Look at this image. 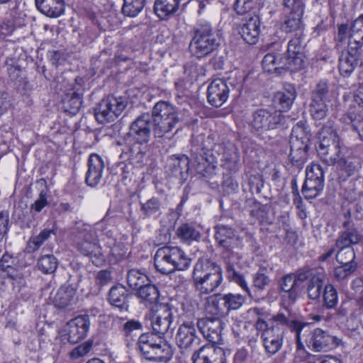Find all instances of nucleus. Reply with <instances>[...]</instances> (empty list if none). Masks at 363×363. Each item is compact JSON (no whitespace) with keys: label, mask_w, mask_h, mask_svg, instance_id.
Returning a JSON list of instances; mask_svg holds the SVG:
<instances>
[{"label":"nucleus","mask_w":363,"mask_h":363,"mask_svg":"<svg viewBox=\"0 0 363 363\" xmlns=\"http://www.w3.org/2000/svg\"><path fill=\"white\" fill-rule=\"evenodd\" d=\"M360 48L348 43L347 50L342 52L339 59V70L341 75L349 76L358 65L360 55Z\"/></svg>","instance_id":"a878e982"},{"label":"nucleus","mask_w":363,"mask_h":363,"mask_svg":"<svg viewBox=\"0 0 363 363\" xmlns=\"http://www.w3.org/2000/svg\"><path fill=\"white\" fill-rule=\"evenodd\" d=\"M260 21L257 16H251L240 28V34L248 44L254 45L258 41L259 36Z\"/></svg>","instance_id":"2f4dec72"},{"label":"nucleus","mask_w":363,"mask_h":363,"mask_svg":"<svg viewBox=\"0 0 363 363\" xmlns=\"http://www.w3.org/2000/svg\"><path fill=\"white\" fill-rule=\"evenodd\" d=\"M296 127L297 128L293 130V137L290 140L291 152L289 157L294 165L301 167L307 157V150L308 147L307 143L308 140L305 139L304 140L300 141L298 137L294 135L296 130L300 126L296 125Z\"/></svg>","instance_id":"cd10ccee"},{"label":"nucleus","mask_w":363,"mask_h":363,"mask_svg":"<svg viewBox=\"0 0 363 363\" xmlns=\"http://www.w3.org/2000/svg\"><path fill=\"white\" fill-rule=\"evenodd\" d=\"M348 38V43H353V46H358L361 49L363 45V14L352 23Z\"/></svg>","instance_id":"79ce46f5"},{"label":"nucleus","mask_w":363,"mask_h":363,"mask_svg":"<svg viewBox=\"0 0 363 363\" xmlns=\"http://www.w3.org/2000/svg\"><path fill=\"white\" fill-rule=\"evenodd\" d=\"M215 240L217 245L222 250L224 259L226 277L230 281L236 283L243 291L250 296V290L243 274L235 269L233 258L234 250L242 246V240L237 230L224 224H217L214 227Z\"/></svg>","instance_id":"f03ea898"},{"label":"nucleus","mask_w":363,"mask_h":363,"mask_svg":"<svg viewBox=\"0 0 363 363\" xmlns=\"http://www.w3.org/2000/svg\"><path fill=\"white\" fill-rule=\"evenodd\" d=\"M143 328V325L138 320L132 319L124 323L121 326V332L126 337L130 336L132 333L135 330H140Z\"/></svg>","instance_id":"0e129e2a"},{"label":"nucleus","mask_w":363,"mask_h":363,"mask_svg":"<svg viewBox=\"0 0 363 363\" xmlns=\"http://www.w3.org/2000/svg\"><path fill=\"white\" fill-rule=\"evenodd\" d=\"M191 259L178 247L163 246L156 251L154 257V265L156 269L164 274H168L176 270L187 269Z\"/></svg>","instance_id":"39448f33"},{"label":"nucleus","mask_w":363,"mask_h":363,"mask_svg":"<svg viewBox=\"0 0 363 363\" xmlns=\"http://www.w3.org/2000/svg\"><path fill=\"white\" fill-rule=\"evenodd\" d=\"M194 363H225V351L214 345H206L192 356Z\"/></svg>","instance_id":"5701e85b"},{"label":"nucleus","mask_w":363,"mask_h":363,"mask_svg":"<svg viewBox=\"0 0 363 363\" xmlns=\"http://www.w3.org/2000/svg\"><path fill=\"white\" fill-rule=\"evenodd\" d=\"M256 330L261 333V339L264 351L268 357L276 354L283 347L284 332L267 329L265 320L259 317L255 322Z\"/></svg>","instance_id":"f8f14e48"},{"label":"nucleus","mask_w":363,"mask_h":363,"mask_svg":"<svg viewBox=\"0 0 363 363\" xmlns=\"http://www.w3.org/2000/svg\"><path fill=\"white\" fill-rule=\"evenodd\" d=\"M37 265L39 270L48 274L55 272L58 266V262L53 255H44L40 257Z\"/></svg>","instance_id":"09e8293b"},{"label":"nucleus","mask_w":363,"mask_h":363,"mask_svg":"<svg viewBox=\"0 0 363 363\" xmlns=\"http://www.w3.org/2000/svg\"><path fill=\"white\" fill-rule=\"evenodd\" d=\"M179 6V0H156L154 11L160 19L165 20L177 11Z\"/></svg>","instance_id":"e433bc0d"},{"label":"nucleus","mask_w":363,"mask_h":363,"mask_svg":"<svg viewBox=\"0 0 363 363\" xmlns=\"http://www.w3.org/2000/svg\"><path fill=\"white\" fill-rule=\"evenodd\" d=\"M196 326L203 337L213 343L221 339L223 323L218 318H203L198 319Z\"/></svg>","instance_id":"4be33fe9"},{"label":"nucleus","mask_w":363,"mask_h":363,"mask_svg":"<svg viewBox=\"0 0 363 363\" xmlns=\"http://www.w3.org/2000/svg\"><path fill=\"white\" fill-rule=\"evenodd\" d=\"M265 323L267 324V329L273 328L274 330H279L284 333V329L288 328L292 332L296 333V338L298 347L301 345V331L304 328L308 326V323L301 322L296 320H293L290 318V313L287 311L285 314L282 312H279L276 315H274L269 318L267 320H265Z\"/></svg>","instance_id":"dca6fc26"},{"label":"nucleus","mask_w":363,"mask_h":363,"mask_svg":"<svg viewBox=\"0 0 363 363\" xmlns=\"http://www.w3.org/2000/svg\"><path fill=\"white\" fill-rule=\"evenodd\" d=\"M220 161L221 166L230 173H235L239 170L240 157L234 145L228 143V147L220 158Z\"/></svg>","instance_id":"c9c22d12"},{"label":"nucleus","mask_w":363,"mask_h":363,"mask_svg":"<svg viewBox=\"0 0 363 363\" xmlns=\"http://www.w3.org/2000/svg\"><path fill=\"white\" fill-rule=\"evenodd\" d=\"M104 169V162L97 154H91L88 160V170L86 174L87 185L94 187L101 182Z\"/></svg>","instance_id":"c756f323"},{"label":"nucleus","mask_w":363,"mask_h":363,"mask_svg":"<svg viewBox=\"0 0 363 363\" xmlns=\"http://www.w3.org/2000/svg\"><path fill=\"white\" fill-rule=\"evenodd\" d=\"M177 236L183 241H197L201 238V233L194 226L184 223L177 230Z\"/></svg>","instance_id":"8fccbe9b"},{"label":"nucleus","mask_w":363,"mask_h":363,"mask_svg":"<svg viewBox=\"0 0 363 363\" xmlns=\"http://www.w3.org/2000/svg\"><path fill=\"white\" fill-rule=\"evenodd\" d=\"M179 121L176 108L168 101H160L153 106L151 116L143 113L130 123L128 134L135 143L146 144L150 140L152 126L155 137L161 138Z\"/></svg>","instance_id":"f257e3e1"},{"label":"nucleus","mask_w":363,"mask_h":363,"mask_svg":"<svg viewBox=\"0 0 363 363\" xmlns=\"http://www.w3.org/2000/svg\"><path fill=\"white\" fill-rule=\"evenodd\" d=\"M128 290L121 285L113 286L108 294L109 303L120 309L121 311H128L129 305Z\"/></svg>","instance_id":"72a5a7b5"},{"label":"nucleus","mask_w":363,"mask_h":363,"mask_svg":"<svg viewBox=\"0 0 363 363\" xmlns=\"http://www.w3.org/2000/svg\"><path fill=\"white\" fill-rule=\"evenodd\" d=\"M297 96L296 89L291 84H285L283 89L274 96V102L279 108V111H287L294 104Z\"/></svg>","instance_id":"7c9ffc66"},{"label":"nucleus","mask_w":363,"mask_h":363,"mask_svg":"<svg viewBox=\"0 0 363 363\" xmlns=\"http://www.w3.org/2000/svg\"><path fill=\"white\" fill-rule=\"evenodd\" d=\"M192 280L200 294H208L216 290L223 281L220 266L208 259H199L194 265Z\"/></svg>","instance_id":"20e7f679"},{"label":"nucleus","mask_w":363,"mask_h":363,"mask_svg":"<svg viewBox=\"0 0 363 363\" xmlns=\"http://www.w3.org/2000/svg\"><path fill=\"white\" fill-rule=\"evenodd\" d=\"M155 333H143L138 340V349L144 358L155 362H167L173 356V349L162 336Z\"/></svg>","instance_id":"0eeeda50"},{"label":"nucleus","mask_w":363,"mask_h":363,"mask_svg":"<svg viewBox=\"0 0 363 363\" xmlns=\"http://www.w3.org/2000/svg\"><path fill=\"white\" fill-rule=\"evenodd\" d=\"M220 45V36L208 22L199 23L194 30L189 44L192 55L201 58L212 53Z\"/></svg>","instance_id":"423d86ee"},{"label":"nucleus","mask_w":363,"mask_h":363,"mask_svg":"<svg viewBox=\"0 0 363 363\" xmlns=\"http://www.w3.org/2000/svg\"><path fill=\"white\" fill-rule=\"evenodd\" d=\"M90 328V318L88 315H78L71 319L65 326L67 340L76 344L84 339Z\"/></svg>","instance_id":"412c9836"},{"label":"nucleus","mask_w":363,"mask_h":363,"mask_svg":"<svg viewBox=\"0 0 363 363\" xmlns=\"http://www.w3.org/2000/svg\"><path fill=\"white\" fill-rule=\"evenodd\" d=\"M127 102L123 97L109 96L103 99L94 108V116L101 124L114 121L125 109Z\"/></svg>","instance_id":"9b49d317"},{"label":"nucleus","mask_w":363,"mask_h":363,"mask_svg":"<svg viewBox=\"0 0 363 363\" xmlns=\"http://www.w3.org/2000/svg\"><path fill=\"white\" fill-rule=\"evenodd\" d=\"M344 216L345 220L342 224V230L339 233L335 243L336 245L352 247L363 240V235L354 226L350 210L345 213Z\"/></svg>","instance_id":"aec40b11"},{"label":"nucleus","mask_w":363,"mask_h":363,"mask_svg":"<svg viewBox=\"0 0 363 363\" xmlns=\"http://www.w3.org/2000/svg\"><path fill=\"white\" fill-rule=\"evenodd\" d=\"M128 286L137 291L143 287L147 282H150L147 277L140 272L138 270L130 269L127 274Z\"/></svg>","instance_id":"49530a36"},{"label":"nucleus","mask_w":363,"mask_h":363,"mask_svg":"<svg viewBox=\"0 0 363 363\" xmlns=\"http://www.w3.org/2000/svg\"><path fill=\"white\" fill-rule=\"evenodd\" d=\"M195 323L192 320H184L178 328L175 340L181 349L191 347L197 340Z\"/></svg>","instance_id":"bb28decb"},{"label":"nucleus","mask_w":363,"mask_h":363,"mask_svg":"<svg viewBox=\"0 0 363 363\" xmlns=\"http://www.w3.org/2000/svg\"><path fill=\"white\" fill-rule=\"evenodd\" d=\"M170 161V165L174 168L172 173L176 175L179 174L182 176V174L184 172L188 173L189 170L190 169V162H191L192 166L195 168V165H194L192 160H190L189 158L186 155L174 157L171 158Z\"/></svg>","instance_id":"3c124183"},{"label":"nucleus","mask_w":363,"mask_h":363,"mask_svg":"<svg viewBox=\"0 0 363 363\" xmlns=\"http://www.w3.org/2000/svg\"><path fill=\"white\" fill-rule=\"evenodd\" d=\"M213 144V140L208 137L203 140L201 147L193 144L191 150V157L196 171L203 177H209L214 173V163L218 157L222 158L228 143Z\"/></svg>","instance_id":"7ed1b4c3"},{"label":"nucleus","mask_w":363,"mask_h":363,"mask_svg":"<svg viewBox=\"0 0 363 363\" xmlns=\"http://www.w3.org/2000/svg\"><path fill=\"white\" fill-rule=\"evenodd\" d=\"M337 167L342 170H345L348 176L352 175L358 169V160L353 157H340L335 163Z\"/></svg>","instance_id":"13d9d810"},{"label":"nucleus","mask_w":363,"mask_h":363,"mask_svg":"<svg viewBox=\"0 0 363 363\" xmlns=\"http://www.w3.org/2000/svg\"><path fill=\"white\" fill-rule=\"evenodd\" d=\"M338 303L337 291L331 284H326L323 291V306L326 309H333Z\"/></svg>","instance_id":"a18cd8bd"},{"label":"nucleus","mask_w":363,"mask_h":363,"mask_svg":"<svg viewBox=\"0 0 363 363\" xmlns=\"http://www.w3.org/2000/svg\"><path fill=\"white\" fill-rule=\"evenodd\" d=\"M303 33L295 34L288 43L287 50L284 54L287 59L288 66L291 72H296L303 68L304 62V42L303 39Z\"/></svg>","instance_id":"f3484780"},{"label":"nucleus","mask_w":363,"mask_h":363,"mask_svg":"<svg viewBox=\"0 0 363 363\" xmlns=\"http://www.w3.org/2000/svg\"><path fill=\"white\" fill-rule=\"evenodd\" d=\"M288 61L285 56L277 59L274 53H267L263 58L262 64L263 69L267 72H275L280 69H289Z\"/></svg>","instance_id":"58836bf2"},{"label":"nucleus","mask_w":363,"mask_h":363,"mask_svg":"<svg viewBox=\"0 0 363 363\" xmlns=\"http://www.w3.org/2000/svg\"><path fill=\"white\" fill-rule=\"evenodd\" d=\"M38 11L50 18L59 17L64 13L63 0H35Z\"/></svg>","instance_id":"473e14b6"},{"label":"nucleus","mask_w":363,"mask_h":363,"mask_svg":"<svg viewBox=\"0 0 363 363\" xmlns=\"http://www.w3.org/2000/svg\"><path fill=\"white\" fill-rule=\"evenodd\" d=\"M250 125L256 130H268L278 128L285 121L284 116L279 111L260 108L252 113Z\"/></svg>","instance_id":"2eb2a0df"},{"label":"nucleus","mask_w":363,"mask_h":363,"mask_svg":"<svg viewBox=\"0 0 363 363\" xmlns=\"http://www.w3.org/2000/svg\"><path fill=\"white\" fill-rule=\"evenodd\" d=\"M331 92L326 82L318 83L311 92L309 111L313 119L321 121L328 114Z\"/></svg>","instance_id":"9d476101"},{"label":"nucleus","mask_w":363,"mask_h":363,"mask_svg":"<svg viewBox=\"0 0 363 363\" xmlns=\"http://www.w3.org/2000/svg\"><path fill=\"white\" fill-rule=\"evenodd\" d=\"M323 187L324 171L320 164L312 163L306 168L302 192L306 199H314L320 194Z\"/></svg>","instance_id":"4468645a"},{"label":"nucleus","mask_w":363,"mask_h":363,"mask_svg":"<svg viewBox=\"0 0 363 363\" xmlns=\"http://www.w3.org/2000/svg\"><path fill=\"white\" fill-rule=\"evenodd\" d=\"M318 272H315L313 269H311L309 267H303L301 269H298L294 273H291L293 276L295 282L296 284H300L306 281V280L311 279V277L315 276Z\"/></svg>","instance_id":"052dcab7"},{"label":"nucleus","mask_w":363,"mask_h":363,"mask_svg":"<svg viewBox=\"0 0 363 363\" xmlns=\"http://www.w3.org/2000/svg\"><path fill=\"white\" fill-rule=\"evenodd\" d=\"M308 347L315 352H326L342 345V340L320 328L314 329L306 340Z\"/></svg>","instance_id":"a211bd4d"},{"label":"nucleus","mask_w":363,"mask_h":363,"mask_svg":"<svg viewBox=\"0 0 363 363\" xmlns=\"http://www.w3.org/2000/svg\"><path fill=\"white\" fill-rule=\"evenodd\" d=\"M342 121L346 123L351 124L363 141V118L354 112H348L342 116Z\"/></svg>","instance_id":"5fc2aeb1"},{"label":"nucleus","mask_w":363,"mask_h":363,"mask_svg":"<svg viewBox=\"0 0 363 363\" xmlns=\"http://www.w3.org/2000/svg\"><path fill=\"white\" fill-rule=\"evenodd\" d=\"M324 281V274L317 273L311 279L308 280L306 286L307 296L311 300H318L320 298Z\"/></svg>","instance_id":"37998d69"},{"label":"nucleus","mask_w":363,"mask_h":363,"mask_svg":"<svg viewBox=\"0 0 363 363\" xmlns=\"http://www.w3.org/2000/svg\"><path fill=\"white\" fill-rule=\"evenodd\" d=\"M222 296L228 313L239 309L245 302V297L239 294L228 293Z\"/></svg>","instance_id":"6e6d98bb"},{"label":"nucleus","mask_w":363,"mask_h":363,"mask_svg":"<svg viewBox=\"0 0 363 363\" xmlns=\"http://www.w3.org/2000/svg\"><path fill=\"white\" fill-rule=\"evenodd\" d=\"M92 343L86 342L84 344L78 345L70 352L72 359H78L86 355L91 349Z\"/></svg>","instance_id":"338daca9"},{"label":"nucleus","mask_w":363,"mask_h":363,"mask_svg":"<svg viewBox=\"0 0 363 363\" xmlns=\"http://www.w3.org/2000/svg\"><path fill=\"white\" fill-rule=\"evenodd\" d=\"M142 145L135 142L134 144L126 147L125 150L121 154L120 157L124 160H129L133 164H142L146 152L145 150L146 147H143Z\"/></svg>","instance_id":"a19ab883"},{"label":"nucleus","mask_w":363,"mask_h":363,"mask_svg":"<svg viewBox=\"0 0 363 363\" xmlns=\"http://www.w3.org/2000/svg\"><path fill=\"white\" fill-rule=\"evenodd\" d=\"M357 267V264H340L334 269V277L338 281L344 280L354 273Z\"/></svg>","instance_id":"bf43d9fd"},{"label":"nucleus","mask_w":363,"mask_h":363,"mask_svg":"<svg viewBox=\"0 0 363 363\" xmlns=\"http://www.w3.org/2000/svg\"><path fill=\"white\" fill-rule=\"evenodd\" d=\"M256 4L255 0H236L234 10L239 15H244L250 11Z\"/></svg>","instance_id":"e2e57ef3"},{"label":"nucleus","mask_w":363,"mask_h":363,"mask_svg":"<svg viewBox=\"0 0 363 363\" xmlns=\"http://www.w3.org/2000/svg\"><path fill=\"white\" fill-rule=\"evenodd\" d=\"M304 11H282L280 30L285 33H303Z\"/></svg>","instance_id":"b1692460"},{"label":"nucleus","mask_w":363,"mask_h":363,"mask_svg":"<svg viewBox=\"0 0 363 363\" xmlns=\"http://www.w3.org/2000/svg\"><path fill=\"white\" fill-rule=\"evenodd\" d=\"M176 308L169 303H160L152 306L145 318L150 321L153 332L160 336L172 329Z\"/></svg>","instance_id":"1a4fd4ad"},{"label":"nucleus","mask_w":363,"mask_h":363,"mask_svg":"<svg viewBox=\"0 0 363 363\" xmlns=\"http://www.w3.org/2000/svg\"><path fill=\"white\" fill-rule=\"evenodd\" d=\"M137 294L138 297L147 303L153 304V306L160 303H157L160 297L159 290L157 286L150 282L142 287Z\"/></svg>","instance_id":"c03bdc74"},{"label":"nucleus","mask_w":363,"mask_h":363,"mask_svg":"<svg viewBox=\"0 0 363 363\" xmlns=\"http://www.w3.org/2000/svg\"><path fill=\"white\" fill-rule=\"evenodd\" d=\"M229 92L230 88L225 81L213 79L208 86V101L213 106L220 107L227 101Z\"/></svg>","instance_id":"393cba45"},{"label":"nucleus","mask_w":363,"mask_h":363,"mask_svg":"<svg viewBox=\"0 0 363 363\" xmlns=\"http://www.w3.org/2000/svg\"><path fill=\"white\" fill-rule=\"evenodd\" d=\"M86 90L85 81L83 78L77 77L71 87L65 91L62 103L66 112L76 114L80 109L83 95Z\"/></svg>","instance_id":"6ab92c4d"},{"label":"nucleus","mask_w":363,"mask_h":363,"mask_svg":"<svg viewBox=\"0 0 363 363\" xmlns=\"http://www.w3.org/2000/svg\"><path fill=\"white\" fill-rule=\"evenodd\" d=\"M81 231L84 235V240L78 244L79 251L83 255L89 257L94 264H101L104 262V257L101 252V247L96 242V231L88 224H83Z\"/></svg>","instance_id":"ddd939ff"},{"label":"nucleus","mask_w":363,"mask_h":363,"mask_svg":"<svg viewBox=\"0 0 363 363\" xmlns=\"http://www.w3.org/2000/svg\"><path fill=\"white\" fill-rule=\"evenodd\" d=\"M145 0H123L122 12L129 17L136 16L144 8Z\"/></svg>","instance_id":"603ef678"},{"label":"nucleus","mask_w":363,"mask_h":363,"mask_svg":"<svg viewBox=\"0 0 363 363\" xmlns=\"http://www.w3.org/2000/svg\"><path fill=\"white\" fill-rule=\"evenodd\" d=\"M52 234H54V231L52 230L44 229L38 235L31 237L28 245L29 251L35 252L38 250Z\"/></svg>","instance_id":"4d7b16f0"},{"label":"nucleus","mask_w":363,"mask_h":363,"mask_svg":"<svg viewBox=\"0 0 363 363\" xmlns=\"http://www.w3.org/2000/svg\"><path fill=\"white\" fill-rule=\"evenodd\" d=\"M301 288L296 284L291 273L284 275L278 281V289L281 293V298L288 303H295Z\"/></svg>","instance_id":"c85d7f7f"},{"label":"nucleus","mask_w":363,"mask_h":363,"mask_svg":"<svg viewBox=\"0 0 363 363\" xmlns=\"http://www.w3.org/2000/svg\"><path fill=\"white\" fill-rule=\"evenodd\" d=\"M267 267H261L253 276V286L258 290L263 291L271 282Z\"/></svg>","instance_id":"864d4df0"},{"label":"nucleus","mask_w":363,"mask_h":363,"mask_svg":"<svg viewBox=\"0 0 363 363\" xmlns=\"http://www.w3.org/2000/svg\"><path fill=\"white\" fill-rule=\"evenodd\" d=\"M140 211L145 218L160 216L162 213L163 204L161 199L152 196L146 201H140Z\"/></svg>","instance_id":"4c0bfd02"},{"label":"nucleus","mask_w":363,"mask_h":363,"mask_svg":"<svg viewBox=\"0 0 363 363\" xmlns=\"http://www.w3.org/2000/svg\"><path fill=\"white\" fill-rule=\"evenodd\" d=\"M358 199L347 197L350 201H355L354 215L357 220H363V194L359 193Z\"/></svg>","instance_id":"774afa93"},{"label":"nucleus","mask_w":363,"mask_h":363,"mask_svg":"<svg viewBox=\"0 0 363 363\" xmlns=\"http://www.w3.org/2000/svg\"><path fill=\"white\" fill-rule=\"evenodd\" d=\"M206 310L216 318L225 317L228 315L225 301L221 294L209 296L206 301Z\"/></svg>","instance_id":"ea45409f"},{"label":"nucleus","mask_w":363,"mask_h":363,"mask_svg":"<svg viewBox=\"0 0 363 363\" xmlns=\"http://www.w3.org/2000/svg\"><path fill=\"white\" fill-rule=\"evenodd\" d=\"M332 127V121L323 126L318 133L317 147L318 155L328 165L335 164L341 154L339 137Z\"/></svg>","instance_id":"6e6552de"},{"label":"nucleus","mask_w":363,"mask_h":363,"mask_svg":"<svg viewBox=\"0 0 363 363\" xmlns=\"http://www.w3.org/2000/svg\"><path fill=\"white\" fill-rule=\"evenodd\" d=\"M337 251L335 255L336 260L340 264H357L354 262L355 252L352 247L336 245Z\"/></svg>","instance_id":"de8ad7c7"},{"label":"nucleus","mask_w":363,"mask_h":363,"mask_svg":"<svg viewBox=\"0 0 363 363\" xmlns=\"http://www.w3.org/2000/svg\"><path fill=\"white\" fill-rule=\"evenodd\" d=\"M282 11H304L303 0H282Z\"/></svg>","instance_id":"69168bd1"},{"label":"nucleus","mask_w":363,"mask_h":363,"mask_svg":"<svg viewBox=\"0 0 363 363\" xmlns=\"http://www.w3.org/2000/svg\"><path fill=\"white\" fill-rule=\"evenodd\" d=\"M76 288L69 283L61 286L54 296L55 306L60 308H65L74 300Z\"/></svg>","instance_id":"f704fd0d"},{"label":"nucleus","mask_w":363,"mask_h":363,"mask_svg":"<svg viewBox=\"0 0 363 363\" xmlns=\"http://www.w3.org/2000/svg\"><path fill=\"white\" fill-rule=\"evenodd\" d=\"M15 264L16 259L12 255L4 252L0 257V271L5 272L9 276L12 277Z\"/></svg>","instance_id":"680f3d73"}]
</instances>
